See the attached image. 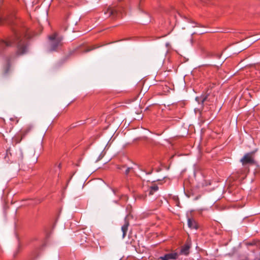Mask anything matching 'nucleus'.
<instances>
[{
    "label": "nucleus",
    "mask_w": 260,
    "mask_h": 260,
    "mask_svg": "<svg viewBox=\"0 0 260 260\" xmlns=\"http://www.w3.org/2000/svg\"><path fill=\"white\" fill-rule=\"evenodd\" d=\"M32 125H28L26 126L21 131V138L20 140H17V143H19L20 142L21 139L24 137H25L29 133H30L32 129Z\"/></svg>",
    "instance_id": "39448f33"
},
{
    "label": "nucleus",
    "mask_w": 260,
    "mask_h": 260,
    "mask_svg": "<svg viewBox=\"0 0 260 260\" xmlns=\"http://www.w3.org/2000/svg\"><path fill=\"white\" fill-rule=\"evenodd\" d=\"M129 225V222L128 221V220H127V217H126L125 218V223L124 224V225H123L121 227V230L122 231V238H124L125 236H126V233H127V230H128V226Z\"/></svg>",
    "instance_id": "0eeeda50"
},
{
    "label": "nucleus",
    "mask_w": 260,
    "mask_h": 260,
    "mask_svg": "<svg viewBox=\"0 0 260 260\" xmlns=\"http://www.w3.org/2000/svg\"><path fill=\"white\" fill-rule=\"evenodd\" d=\"M178 254L176 252H172L166 254L164 256H161L160 258L161 260H170V259H175L178 257Z\"/></svg>",
    "instance_id": "423d86ee"
},
{
    "label": "nucleus",
    "mask_w": 260,
    "mask_h": 260,
    "mask_svg": "<svg viewBox=\"0 0 260 260\" xmlns=\"http://www.w3.org/2000/svg\"><path fill=\"white\" fill-rule=\"evenodd\" d=\"M189 248L190 245L186 244L182 247V248L181 250V252L185 255H187L189 253Z\"/></svg>",
    "instance_id": "1a4fd4ad"
},
{
    "label": "nucleus",
    "mask_w": 260,
    "mask_h": 260,
    "mask_svg": "<svg viewBox=\"0 0 260 260\" xmlns=\"http://www.w3.org/2000/svg\"><path fill=\"white\" fill-rule=\"evenodd\" d=\"M129 170H130V168H128L126 170V171H125V173H126V174H128V173H129Z\"/></svg>",
    "instance_id": "4468645a"
},
{
    "label": "nucleus",
    "mask_w": 260,
    "mask_h": 260,
    "mask_svg": "<svg viewBox=\"0 0 260 260\" xmlns=\"http://www.w3.org/2000/svg\"><path fill=\"white\" fill-rule=\"evenodd\" d=\"M62 38L57 33H54L49 37V51H57L62 46Z\"/></svg>",
    "instance_id": "f03ea898"
},
{
    "label": "nucleus",
    "mask_w": 260,
    "mask_h": 260,
    "mask_svg": "<svg viewBox=\"0 0 260 260\" xmlns=\"http://www.w3.org/2000/svg\"><path fill=\"white\" fill-rule=\"evenodd\" d=\"M158 189V187L157 186H153L151 187L150 190L149 191V194L152 195L153 194L154 192L157 191Z\"/></svg>",
    "instance_id": "9b49d317"
},
{
    "label": "nucleus",
    "mask_w": 260,
    "mask_h": 260,
    "mask_svg": "<svg viewBox=\"0 0 260 260\" xmlns=\"http://www.w3.org/2000/svg\"><path fill=\"white\" fill-rule=\"evenodd\" d=\"M254 151L246 153L241 159L243 166L247 165H253L255 164Z\"/></svg>",
    "instance_id": "20e7f679"
},
{
    "label": "nucleus",
    "mask_w": 260,
    "mask_h": 260,
    "mask_svg": "<svg viewBox=\"0 0 260 260\" xmlns=\"http://www.w3.org/2000/svg\"><path fill=\"white\" fill-rule=\"evenodd\" d=\"M122 8L118 7L109 6L104 10L105 17H111L115 19L120 16Z\"/></svg>",
    "instance_id": "7ed1b4c3"
},
{
    "label": "nucleus",
    "mask_w": 260,
    "mask_h": 260,
    "mask_svg": "<svg viewBox=\"0 0 260 260\" xmlns=\"http://www.w3.org/2000/svg\"><path fill=\"white\" fill-rule=\"evenodd\" d=\"M30 38L29 33L23 29L22 31L14 30L13 35L7 40H0L1 48L8 47L12 44L17 46V55L11 56L8 58L7 65H11L14 63L17 55H23L27 52L28 49L27 40Z\"/></svg>",
    "instance_id": "f257e3e1"
},
{
    "label": "nucleus",
    "mask_w": 260,
    "mask_h": 260,
    "mask_svg": "<svg viewBox=\"0 0 260 260\" xmlns=\"http://www.w3.org/2000/svg\"><path fill=\"white\" fill-rule=\"evenodd\" d=\"M81 236L83 237L81 240V244H83L84 243V241L86 242L87 241V237L85 236V235L84 233L83 234H81Z\"/></svg>",
    "instance_id": "f8f14e48"
},
{
    "label": "nucleus",
    "mask_w": 260,
    "mask_h": 260,
    "mask_svg": "<svg viewBox=\"0 0 260 260\" xmlns=\"http://www.w3.org/2000/svg\"><path fill=\"white\" fill-rule=\"evenodd\" d=\"M5 21H7L8 23H11V20L9 19H6L0 13V24L3 23Z\"/></svg>",
    "instance_id": "9d476101"
},
{
    "label": "nucleus",
    "mask_w": 260,
    "mask_h": 260,
    "mask_svg": "<svg viewBox=\"0 0 260 260\" xmlns=\"http://www.w3.org/2000/svg\"><path fill=\"white\" fill-rule=\"evenodd\" d=\"M188 226L190 229L197 230L198 228L197 222L193 219L191 218L188 219Z\"/></svg>",
    "instance_id": "6e6552de"
},
{
    "label": "nucleus",
    "mask_w": 260,
    "mask_h": 260,
    "mask_svg": "<svg viewBox=\"0 0 260 260\" xmlns=\"http://www.w3.org/2000/svg\"><path fill=\"white\" fill-rule=\"evenodd\" d=\"M259 260H260V259H259Z\"/></svg>",
    "instance_id": "f3484780"
},
{
    "label": "nucleus",
    "mask_w": 260,
    "mask_h": 260,
    "mask_svg": "<svg viewBox=\"0 0 260 260\" xmlns=\"http://www.w3.org/2000/svg\"><path fill=\"white\" fill-rule=\"evenodd\" d=\"M207 96L203 97L202 99V103H203L205 101H206L207 100Z\"/></svg>",
    "instance_id": "ddd939ff"
},
{
    "label": "nucleus",
    "mask_w": 260,
    "mask_h": 260,
    "mask_svg": "<svg viewBox=\"0 0 260 260\" xmlns=\"http://www.w3.org/2000/svg\"><path fill=\"white\" fill-rule=\"evenodd\" d=\"M92 49H93V48L88 49V50H86V52L89 51H90V50H91Z\"/></svg>",
    "instance_id": "2eb2a0df"
},
{
    "label": "nucleus",
    "mask_w": 260,
    "mask_h": 260,
    "mask_svg": "<svg viewBox=\"0 0 260 260\" xmlns=\"http://www.w3.org/2000/svg\"><path fill=\"white\" fill-rule=\"evenodd\" d=\"M249 66H251V65H252V64H249Z\"/></svg>",
    "instance_id": "dca6fc26"
}]
</instances>
